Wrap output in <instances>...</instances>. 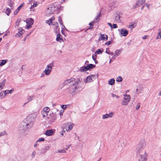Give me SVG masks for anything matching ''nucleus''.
I'll return each mask as SVG.
<instances>
[{
  "label": "nucleus",
  "instance_id": "nucleus-1",
  "mask_svg": "<svg viewBox=\"0 0 161 161\" xmlns=\"http://www.w3.org/2000/svg\"><path fill=\"white\" fill-rule=\"evenodd\" d=\"M25 121L20 124L19 130L22 135H25V132L26 131L33 126L35 121L34 115L31 114L28 116Z\"/></svg>",
  "mask_w": 161,
  "mask_h": 161
},
{
  "label": "nucleus",
  "instance_id": "nucleus-2",
  "mask_svg": "<svg viewBox=\"0 0 161 161\" xmlns=\"http://www.w3.org/2000/svg\"><path fill=\"white\" fill-rule=\"evenodd\" d=\"M61 6L57 7L53 4H51L49 5L48 7L46 10L45 13L47 16L52 15L56 10L57 9H60Z\"/></svg>",
  "mask_w": 161,
  "mask_h": 161
},
{
  "label": "nucleus",
  "instance_id": "nucleus-3",
  "mask_svg": "<svg viewBox=\"0 0 161 161\" xmlns=\"http://www.w3.org/2000/svg\"><path fill=\"white\" fill-rule=\"evenodd\" d=\"M143 142H141L138 144L136 148V153L137 154H146L145 151L143 148Z\"/></svg>",
  "mask_w": 161,
  "mask_h": 161
},
{
  "label": "nucleus",
  "instance_id": "nucleus-4",
  "mask_svg": "<svg viewBox=\"0 0 161 161\" xmlns=\"http://www.w3.org/2000/svg\"><path fill=\"white\" fill-rule=\"evenodd\" d=\"M96 67V65L92 64H90L87 65L86 66L80 67L79 69L80 72L86 71L90 69H93Z\"/></svg>",
  "mask_w": 161,
  "mask_h": 161
},
{
  "label": "nucleus",
  "instance_id": "nucleus-5",
  "mask_svg": "<svg viewBox=\"0 0 161 161\" xmlns=\"http://www.w3.org/2000/svg\"><path fill=\"white\" fill-rule=\"evenodd\" d=\"M56 116L55 114L54 113H52L48 115L46 120L48 121L49 124H51L56 120Z\"/></svg>",
  "mask_w": 161,
  "mask_h": 161
},
{
  "label": "nucleus",
  "instance_id": "nucleus-6",
  "mask_svg": "<svg viewBox=\"0 0 161 161\" xmlns=\"http://www.w3.org/2000/svg\"><path fill=\"white\" fill-rule=\"evenodd\" d=\"M124 97L122 103L123 105H127L131 99L130 96L129 95H124Z\"/></svg>",
  "mask_w": 161,
  "mask_h": 161
},
{
  "label": "nucleus",
  "instance_id": "nucleus-7",
  "mask_svg": "<svg viewBox=\"0 0 161 161\" xmlns=\"http://www.w3.org/2000/svg\"><path fill=\"white\" fill-rule=\"evenodd\" d=\"M78 81H76L70 87L69 89V92L71 93H74L78 88L77 85L78 83V81H80V79H79Z\"/></svg>",
  "mask_w": 161,
  "mask_h": 161
},
{
  "label": "nucleus",
  "instance_id": "nucleus-8",
  "mask_svg": "<svg viewBox=\"0 0 161 161\" xmlns=\"http://www.w3.org/2000/svg\"><path fill=\"white\" fill-rule=\"evenodd\" d=\"M24 21L26 22L27 24L26 28L27 29H28L31 27L32 25L33 24L34 20L32 18H30L24 20Z\"/></svg>",
  "mask_w": 161,
  "mask_h": 161
},
{
  "label": "nucleus",
  "instance_id": "nucleus-9",
  "mask_svg": "<svg viewBox=\"0 0 161 161\" xmlns=\"http://www.w3.org/2000/svg\"><path fill=\"white\" fill-rule=\"evenodd\" d=\"M96 79V75H92L88 76L85 80V82H91L93 81Z\"/></svg>",
  "mask_w": 161,
  "mask_h": 161
},
{
  "label": "nucleus",
  "instance_id": "nucleus-10",
  "mask_svg": "<svg viewBox=\"0 0 161 161\" xmlns=\"http://www.w3.org/2000/svg\"><path fill=\"white\" fill-rule=\"evenodd\" d=\"M50 110L48 107H45L43 109L42 112V114L43 117L48 116V114Z\"/></svg>",
  "mask_w": 161,
  "mask_h": 161
},
{
  "label": "nucleus",
  "instance_id": "nucleus-11",
  "mask_svg": "<svg viewBox=\"0 0 161 161\" xmlns=\"http://www.w3.org/2000/svg\"><path fill=\"white\" fill-rule=\"evenodd\" d=\"M118 31L122 36H126L128 33L127 30L125 29H122L121 30H118Z\"/></svg>",
  "mask_w": 161,
  "mask_h": 161
},
{
  "label": "nucleus",
  "instance_id": "nucleus-12",
  "mask_svg": "<svg viewBox=\"0 0 161 161\" xmlns=\"http://www.w3.org/2000/svg\"><path fill=\"white\" fill-rule=\"evenodd\" d=\"M139 156V157L138 158L139 161H147L146 154H141V155H140Z\"/></svg>",
  "mask_w": 161,
  "mask_h": 161
},
{
  "label": "nucleus",
  "instance_id": "nucleus-13",
  "mask_svg": "<svg viewBox=\"0 0 161 161\" xmlns=\"http://www.w3.org/2000/svg\"><path fill=\"white\" fill-rule=\"evenodd\" d=\"M108 39V36L107 35L101 34L98 40L100 41L101 40H103L104 41H107Z\"/></svg>",
  "mask_w": 161,
  "mask_h": 161
},
{
  "label": "nucleus",
  "instance_id": "nucleus-14",
  "mask_svg": "<svg viewBox=\"0 0 161 161\" xmlns=\"http://www.w3.org/2000/svg\"><path fill=\"white\" fill-rule=\"evenodd\" d=\"M54 131L53 129L48 130L46 131L45 134L47 136H50L52 135L54 133Z\"/></svg>",
  "mask_w": 161,
  "mask_h": 161
},
{
  "label": "nucleus",
  "instance_id": "nucleus-15",
  "mask_svg": "<svg viewBox=\"0 0 161 161\" xmlns=\"http://www.w3.org/2000/svg\"><path fill=\"white\" fill-rule=\"evenodd\" d=\"M50 148V147L49 146H46L44 148L42 149L41 150L40 153H44L48 151Z\"/></svg>",
  "mask_w": 161,
  "mask_h": 161
},
{
  "label": "nucleus",
  "instance_id": "nucleus-16",
  "mask_svg": "<svg viewBox=\"0 0 161 161\" xmlns=\"http://www.w3.org/2000/svg\"><path fill=\"white\" fill-rule=\"evenodd\" d=\"M61 37L62 36L60 33L58 34L57 36V37L56 38V41H57L61 42V41H63V38Z\"/></svg>",
  "mask_w": 161,
  "mask_h": 161
},
{
  "label": "nucleus",
  "instance_id": "nucleus-17",
  "mask_svg": "<svg viewBox=\"0 0 161 161\" xmlns=\"http://www.w3.org/2000/svg\"><path fill=\"white\" fill-rule=\"evenodd\" d=\"M25 32V31L21 27L19 28L18 30L19 36L20 37Z\"/></svg>",
  "mask_w": 161,
  "mask_h": 161
},
{
  "label": "nucleus",
  "instance_id": "nucleus-18",
  "mask_svg": "<svg viewBox=\"0 0 161 161\" xmlns=\"http://www.w3.org/2000/svg\"><path fill=\"white\" fill-rule=\"evenodd\" d=\"M54 61H53L47 66V68L50 69L52 70V68L54 66Z\"/></svg>",
  "mask_w": 161,
  "mask_h": 161
},
{
  "label": "nucleus",
  "instance_id": "nucleus-19",
  "mask_svg": "<svg viewBox=\"0 0 161 161\" xmlns=\"http://www.w3.org/2000/svg\"><path fill=\"white\" fill-rule=\"evenodd\" d=\"M51 69H46L44 71L45 75H49L51 72Z\"/></svg>",
  "mask_w": 161,
  "mask_h": 161
},
{
  "label": "nucleus",
  "instance_id": "nucleus-20",
  "mask_svg": "<svg viewBox=\"0 0 161 161\" xmlns=\"http://www.w3.org/2000/svg\"><path fill=\"white\" fill-rule=\"evenodd\" d=\"M145 2V0H141L138 1L136 3V5L139 6L143 4Z\"/></svg>",
  "mask_w": 161,
  "mask_h": 161
},
{
  "label": "nucleus",
  "instance_id": "nucleus-21",
  "mask_svg": "<svg viewBox=\"0 0 161 161\" xmlns=\"http://www.w3.org/2000/svg\"><path fill=\"white\" fill-rule=\"evenodd\" d=\"M101 13L100 12L97 16L94 19V21L95 23L98 22L99 20L100 17L101 16Z\"/></svg>",
  "mask_w": 161,
  "mask_h": 161
},
{
  "label": "nucleus",
  "instance_id": "nucleus-22",
  "mask_svg": "<svg viewBox=\"0 0 161 161\" xmlns=\"http://www.w3.org/2000/svg\"><path fill=\"white\" fill-rule=\"evenodd\" d=\"M114 83L115 80L114 79H111L108 81V84L110 85H113Z\"/></svg>",
  "mask_w": 161,
  "mask_h": 161
},
{
  "label": "nucleus",
  "instance_id": "nucleus-23",
  "mask_svg": "<svg viewBox=\"0 0 161 161\" xmlns=\"http://www.w3.org/2000/svg\"><path fill=\"white\" fill-rule=\"evenodd\" d=\"M7 60H2L1 62L0 61V66H2L4 65L7 63Z\"/></svg>",
  "mask_w": 161,
  "mask_h": 161
},
{
  "label": "nucleus",
  "instance_id": "nucleus-24",
  "mask_svg": "<svg viewBox=\"0 0 161 161\" xmlns=\"http://www.w3.org/2000/svg\"><path fill=\"white\" fill-rule=\"evenodd\" d=\"M101 49L102 50H101L100 49H98L95 53L97 54H99L100 53H102L103 52V48H101Z\"/></svg>",
  "mask_w": 161,
  "mask_h": 161
},
{
  "label": "nucleus",
  "instance_id": "nucleus-25",
  "mask_svg": "<svg viewBox=\"0 0 161 161\" xmlns=\"http://www.w3.org/2000/svg\"><path fill=\"white\" fill-rule=\"evenodd\" d=\"M5 82L6 80H4L1 83H0L1 86V89H0V90H1L3 89V86H4Z\"/></svg>",
  "mask_w": 161,
  "mask_h": 161
},
{
  "label": "nucleus",
  "instance_id": "nucleus-26",
  "mask_svg": "<svg viewBox=\"0 0 161 161\" xmlns=\"http://www.w3.org/2000/svg\"><path fill=\"white\" fill-rule=\"evenodd\" d=\"M121 51L120 50H116L115 51V53L117 56H118L121 53Z\"/></svg>",
  "mask_w": 161,
  "mask_h": 161
},
{
  "label": "nucleus",
  "instance_id": "nucleus-27",
  "mask_svg": "<svg viewBox=\"0 0 161 161\" xmlns=\"http://www.w3.org/2000/svg\"><path fill=\"white\" fill-rule=\"evenodd\" d=\"M75 78H72L69 79H67L66 80L67 81V82H69V83H70V82H73V81H75Z\"/></svg>",
  "mask_w": 161,
  "mask_h": 161
},
{
  "label": "nucleus",
  "instance_id": "nucleus-28",
  "mask_svg": "<svg viewBox=\"0 0 161 161\" xmlns=\"http://www.w3.org/2000/svg\"><path fill=\"white\" fill-rule=\"evenodd\" d=\"M123 79L121 76H119L116 79V81L117 82H121L122 81Z\"/></svg>",
  "mask_w": 161,
  "mask_h": 161
},
{
  "label": "nucleus",
  "instance_id": "nucleus-29",
  "mask_svg": "<svg viewBox=\"0 0 161 161\" xmlns=\"http://www.w3.org/2000/svg\"><path fill=\"white\" fill-rule=\"evenodd\" d=\"M11 13V11L10 9L8 8H7L6 10V13L7 14V15L9 16Z\"/></svg>",
  "mask_w": 161,
  "mask_h": 161
},
{
  "label": "nucleus",
  "instance_id": "nucleus-30",
  "mask_svg": "<svg viewBox=\"0 0 161 161\" xmlns=\"http://www.w3.org/2000/svg\"><path fill=\"white\" fill-rule=\"evenodd\" d=\"M58 20L60 25H63V22L62 19V18L60 16H59L58 17Z\"/></svg>",
  "mask_w": 161,
  "mask_h": 161
},
{
  "label": "nucleus",
  "instance_id": "nucleus-31",
  "mask_svg": "<svg viewBox=\"0 0 161 161\" xmlns=\"http://www.w3.org/2000/svg\"><path fill=\"white\" fill-rule=\"evenodd\" d=\"M3 94H4V92L3 91L1 92L0 93V98L2 99L3 98V97H4V95H3Z\"/></svg>",
  "mask_w": 161,
  "mask_h": 161
},
{
  "label": "nucleus",
  "instance_id": "nucleus-32",
  "mask_svg": "<svg viewBox=\"0 0 161 161\" xmlns=\"http://www.w3.org/2000/svg\"><path fill=\"white\" fill-rule=\"evenodd\" d=\"M55 29H56V32L59 31V28H58V23H57V25L55 26Z\"/></svg>",
  "mask_w": 161,
  "mask_h": 161
},
{
  "label": "nucleus",
  "instance_id": "nucleus-33",
  "mask_svg": "<svg viewBox=\"0 0 161 161\" xmlns=\"http://www.w3.org/2000/svg\"><path fill=\"white\" fill-rule=\"evenodd\" d=\"M54 19V17H52L50 19H49V20L50 21V22L48 23V24L49 25H50L52 23V21Z\"/></svg>",
  "mask_w": 161,
  "mask_h": 161
},
{
  "label": "nucleus",
  "instance_id": "nucleus-34",
  "mask_svg": "<svg viewBox=\"0 0 161 161\" xmlns=\"http://www.w3.org/2000/svg\"><path fill=\"white\" fill-rule=\"evenodd\" d=\"M45 141V139L43 138H39L37 141L36 142H43Z\"/></svg>",
  "mask_w": 161,
  "mask_h": 161
},
{
  "label": "nucleus",
  "instance_id": "nucleus-35",
  "mask_svg": "<svg viewBox=\"0 0 161 161\" xmlns=\"http://www.w3.org/2000/svg\"><path fill=\"white\" fill-rule=\"evenodd\" d=\"M107 49H108V48H106V50L105 53L108 54H110L111 55H113L114 54V53L112 52L109 51V52H108Z\"/></svg>",
  "mask_w": 161,
  "mask_h": 161
},
{
  "label": "nucleus",
  "instance_id": "nucleus-36",
  "mask_svg": "<svg viewBox=\"0 0 161 161\" xmlns=\"http://www.w3.org/2000/svg\"><path fill=\"white\" fill-rule=\"evenodd\" d=\"M120 18L119 15L118 14H116V15L115 16V20L118 21L119 19Z\"/></svg>",
  "mask_w": 161,
  "mask_h": 161
},
{
  "label": "nucleus",
  "instance_id": "nucleus-37",
  "mask_svg": "<svg viewBox=\"0 0 161 161\" xmlns=\"http://www.w3.org/2000/svg\"><path fill=\"white\" fill-rule=\"evenodd\" d=\"M108 118V114H106L104 115H103L102 116V118L103 119H105Z\"/></svg>",
  "mask_w": 161,
  "mask_h": 161
},
{
  "label": "nucleus",
  "instance_id": "nucleus-38",
  "mask_svg": "<svg viewBox=\"0 0 161 161\" xmlns=\"http://www.w3.org/2000/svg\"><path fill=\"white\" fill-rule=\"evenodd\" d=\"M58 152L60 153H65L66 150L65 149H61L60 150H58Z\"/></svg>",
  "mask_w": 161,
  "mask_h": 161
},
{
  "label": "nucleus",
  "instance_id": "nucleus-39",
  "mask_svg": "<svg viewBox=\"0 0 161 161\" xmlns=\"http://www.w3.org/2000/svg\"><path fill=\"white\" fill-rule=\"evenodd\" d=\"M136 26V25H135L134 24H131L130 25H129V27L131 29H133V28H134L135 26Z\"/></svg>",
  "mask_w": 161,
  "mask_h": 161
},
{
  "label": "nucleus",
  "instance_id": "nucleus-40",
  "mask_svg": "<svg viewBox=\"0 0 161 161\" xmlns=\"http://www.w3.org/2000/svg\"><path fill=\"white\" fill-rule=\"evenodd\" d=\"M6 134V132L5 131H3L2 132H0V137Z\"/></svg>",
  "mask_w": 161,
  "mask_h": 161
},
{
  "label": "nucleus",
  "instance_id": "nucleus-41",
  "mask_svg": "<svg viewBox=\"0 0 161 161\" xmlns=\"http://www.w3.org/2000/svg\"><path fill=\"white\" fill-rule=\"evenodd\" d=\"M140 103H138L137 104V105L136 108V109L137 110L140 108Z\"/></svg>",
  "mask_w": 161,
  "mask_h": 161
},
{
  "label": "nucleus",
  "instance_id": "nucleus-42",
  "mask_svg": "<svg viewBox=\"0 0 161 161\" xmlns=\"http://www.w3.org/2000/svg\"><path fill=\"white\" fill-rule=\"evenodd\" d=\"M4 92V96H6L7 94H8L9 93V90H6L5 91H3Z\"/></svg>",
  "mask_w": 161,
  "mask_h": 161
},
{
  "label": "nucleus",
  "instance_id": "nucleus-43",
  "mask_svg": "<svg viewBox=\"0 0 161 161\" xmlns=\"http://www.w3.org/2000/svg\"><path fill=\"white\" fill-rule=\"evenodd\" d=\"M27 100H28V102H29L33 100L32 97L29 96L27 98Z\"/></svg>",
  "mask_w": 161,
  "mask_h": 161
},
{
  "label": "nucleus",
  "instance_id": "nucleus-44",
  "mask_svg": "<svg viewBox=\"0 0 161 161\" xmlns=\"http://www.w3.org/2000/svg\"><path fill=\"white\" fill-rule=\"evenodd\" d=\"M112 96L113 97H115L117 99H119V97L118 96H117L115 94L113 93L112 94Z\"/></svg>",
  "mask_w": 161,
  "mask_h": 161
},
{
  "label": "nucleus",
  "instance_id": "nucleus-45",
  "mask_svg": "<svg viewBox=\"0 0 161 161\" xmlns=\"http://www.w3.org/2000/svg\"><path fill=\"white\" fill-rule=\"evenodd\" d=\"M97 56L96 55L93 54L92 55V58L93 60H95L96 59V58L97 57Z\"/></svg>",
  "mask_w": 161,
  "mask_h": 161
},
{
  "label": "nucleus",
  "instance_id": "nucleus-46",
  "mask_svg": "<svg viewBox=\"0 0 161 161\" xmlns=\"http://www.w3.org/2000/svg\"><path fill=\"white\" fill-rule=\"evenodd\" d=\"M118 27L117 25L116 24H113V26H112V28H113L115 29L117 28Z\"/></svg>",
  "mask_w": 161,
  "mask_h": 161
},
{
  "label": "nucleus",
  "instance_id": "nucleus-47",
  "mask_svg": "<svg viewBox=\"0 0 161 161\" xmlns=\"http://www.w3.org/2000/svg\"><path fill=\"white\" fill-rule=\"evenodd\" d=\"M108 117H112L113 115V112L110 113L109 114H108Z\"/></svg>",
  "mask_w": 161,
  "mask_h": 161
},
{
  "label": "nucleus",
  "instance_id": "nucleus-48",
  "mask_svg": "<svg viewBox=\"0 0 161 161\" xmlns=\"http://www.w3.org/2000/svg\"><path fill=\"white\" fill-rule=\"evenodd\" d=\"M35 155H36V152L35 151H34L32 153V155H31L32 158H34L35 157Z\"/></svg>",
  "mask_w": 161,
  "mask_h": 161
},
{
  "label": "nucleus",
  "instance_id": "nucleus-49",
  "mask_svg": "<svg viewBox=\"0 0 161 161\" xmlns=\"http://www.w3.org/2000/svg\"><path fill=\"white\" fill-rule=\"evenodd\" d=\"M158 35L161 37V28L158 29Z\"/></svg>",
  "mask_w": 161,
  "mask_h": 161
},
{
  "label": "nucleus",
  "instance_id": "nucleus-50",
  "mask_svg": "<svg viewBox=\"0 0 161 161\" xmlns=\"http://www.w3.org/2000/svg\"><path fill=\"white\" fill-rule=\"evenodd\" d=\"M68 84H69V82H67V81L66 80H65L64 82L63 85L64 86L67 85H68Z\"/></svg>",
  "mask_w": 161,
  "mask_h": 161
},
{
  "label": "nucleus",
  "instance_id": "nucleus-51",
  "mask_svg": "<svg viewBox=\"0 0 161 161\" xmlns=\"http://www.w3.org/2000/svg\"><path fill=\"white\" fill-rule=\"evenodd\" d=\"M23 6V4H21L17 8L18 10H19Z\"/></svg>",
  "mask_w": 161,
  "mask_h": 161
},
{
  "label": "nucleus",
  "instance_id": "nucleus-52",
  "mask_svg": "<svg viewBox=\"0 0 161 161\" xmlns=\"http://www.w3.org/2000/svg\"><path fill=\"white\" fill-rule=\"evenodd\" d=\"M68 128L69 129V130H71L72 129V125L70 124L69 125Z\"/></svg>",
  "mask_w": 161,
  "mask_h": 161
},
{
  "label": "nucleus",
  "instance_id": "nucleus-53",
  "mask_svg": "<svg viewBox=\"0 0 161 161\" xmlns=\"http://www.w3.org/2000/svg\"><path fill=\"white\" fill-rule=\"evenodd\" d=\"M111 42L109 41H108V42L105 43V45H109L111 44Z\"/></svg>",
  "mask_w": 161,
  "mask_h": 161
},
{
  "label": "nucleus",
  "instance_id": "nucleus-54",
  "mask_svg": "<svg viewBox=\"0 0 161 161\" xmlns=\"http://www.w3.org/2000/svg\"><path fill=\"white\" fill-rule=\"evenodd\" d=\"M19 10H18V9L17 8V9H16L14 12V14H17V13H18V12H19Z\"/></svg>",
  "mask_w": 161,
  "mask_h": 161
},
{
  "label": "nucleus",
  "instance_id": "nucleus-55",
  "mask_svg": "<svg viewBox=\"0 0 161 161\" xmlns=\"http://www.w3.org/2000/svg\"><path fill=\"white\" fill-rule=\"evenodd\" d=\"M94 24V22L93 21L92 22L90 23L89 24V25H90L91 26H93Z\"/></svg>",
  "mask_w": 161,
  "mask_h": 161
},
{
  "label": "nucleus",
  "instance_id": "nucleus-56",
  "mask_svg": "<svg viewBox=\"0 0 161 161\" xmlns=\"http://www.w3.org/2000/svg\"><path fill=\"white\" fill-rule=\"evenodd\" d=\"M30 34H31V33H30L29 34H27V36H26L25 37V38H24V40H24V41H25L26 40V38L27 37V36H29L30 35Z\"/></svg>",
  "mask_w": 161,
  "mask_h": 161
},
{
  "label": "nucleus",
  "instance_id": "nucleus-57",
  "mask_svg": "<svg viewBox=\"0 0 161 161\" xmlns=\"http://www.w3.org/2000/svg\"><path fill=\"white\" fill-rule=\"evenodd\" d=\"M38 4H37V3L36 2V3H34L33 5L32 6H33L34 7H36L37 5Z\"/></svg>",
  "mask_w": 161,
  "mask_h": 161
},
{
  "label": "nucleus",
  "instance_id": "nucleus-58",
  "mask_svg": "<svg viewBox=\"0 0 161 161\" xmlns=\"http://www.w3.org/2000/svg\"><path fill=\"white\" fill-rule=\"evenodd\" d=\"M20 19H18L16 22V24L17 23V22H18V24L17 25V26H18V25L19 24V23H20Z\"/></svg>",
  "mask_w": 161,
  "mask_h": 161
},
{
  "label": "nucleus",
  "instance_id": "nucleus-59",
  "mask_svg": "<svg viewBox=\"0 0 161 161\" xmlns=\"http://www.w3.org/2000/svg\"><path fill=\"white\" fill-rule=\"evenodd\" d=\"M25 65H23L21 67V69L22 70H23L24 69H25Z\"/></svg>",
  "mask_w": 161,
  "mask_h": 161
},
{
  "label": "nucleus",
  "instance_id": "nucleus-60",
  "mask_svg": "<svg viewBox=\"0 0 161 161\" xmlns=\"http://www.w3.org/2000/svg\"><path fill=\"white\" fill-rule=\"evenodd\" d=\"M65 132V130H63L60 133L61 135L63 136V135L64 133Z\"/></svg>",
  "mask_w": 161,
  "mask_h": 161
},
{
  "label": "nucleus",
  "instance_id": "nucleus-61",
  "mask_svg": "<svg viewBox=\"0 0 161 161\" xmlns=\"http://www.w3.org/2000/svg\"><path fill=\"white\" fill-rule=\"evenodd\" d=\"M13 3L10 2L9 3V6H10V7H12L13 6Z\"/></svg>",
  "mask_w": 161,
  "mask_h": 161
},
{
  "label": "nucleus",
  "instance_id": "nucleus-62",
  "mask_svg": "<svg viewBox=\"0 0 161 161\" xmlns=\"http://www.w3.org/2000/svg\"><path fill=\"white\" fill-rule=\"evenodd\" d=\"M62 108L63 109H65L66 108V107L65 105H62Z\"/></svg>",
  "mask_w": 161,
  "mask_h": 161
},
{
  "label": "nucleus",
  "instance_id": "nucleus-63",
  "mask_svg": "<svg viewBox=\"0 0 161 161\" xmlns=\"http://www.w3.org/2000/svg\"><path fill=\"white\" fill-rule=\"evenodd\" d=\"M37 142H36V143L34 144V146L35 147H36L37 146L38 144L37 143Z\"/></svg>",
  "mask_w": 161,
  "mask_h": 161
},
{
  "label": "nucleus",
  "instance_id": "nucleus-64",
  "mask_svg": "<svg viewBox=\"0 0 161 161\" xmlns=\"http://www.w3.org/2000/svg\"><path fill=\"white\" fill-rule=\"evenodd\" d=\"M108 24L110 26L111 28H112V25L111 23H108Z\"/></svg>",
  "mask_w": 161,
  "mask_h": 161
}]
</instances>
